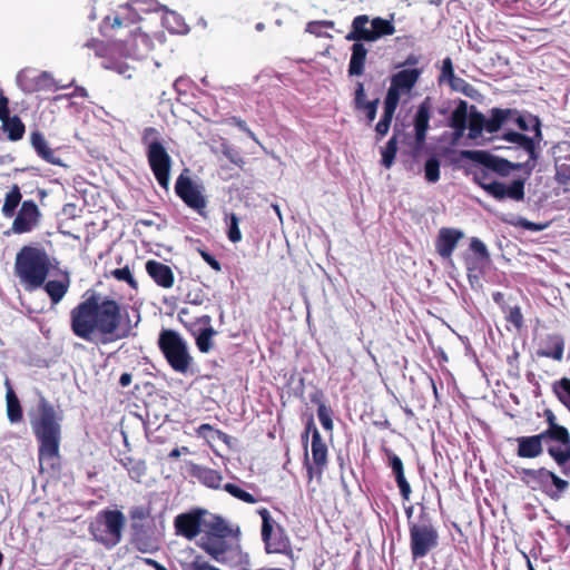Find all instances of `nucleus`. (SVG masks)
<instances>
[{"mask_svg": "<svg viewBox=\"0 0 570 570\" xmlns=\"http://www.w3.org/2000/svg\"><path fill=\"white\" fill-rule=\"evenodd\" d=\"M83 299L70 311L72 333L86 341L96 336H112L121 323L119 303L94 291H87Z\"/></svg>", "mask_w": 570, "mask_h": 570, "instance_id": "1", "label": "nucleus"}, {"mask_svg": "<svg viewBox=\"0 0 570 570\" xmlns=\"http://www.w3.org/2000/svg\"><path fill=\"white\" fill-rule=\"evenodd\" d=\"M62 416L43 396L38 403V412L31 417L30 424L38 442V459L41 470L56 471L60 466V441Z\"/></svg>", "mask_w": 570, "mask_h": 570, "instance_id": "2", "label": "nucleus"}, {"mask_svg": "<svg viewBox=\"0 0 570 570\" xmlns=\"http://www.w3.org/2000/svg\"><path fill=\"white\" fill-rule=\"evenodd\" d=\"M50 269V257L41 246L24 245L16 255L13 273L26 291L41 288Z\"/></svg>", "mask_w": 570, "mask_h": 570, "instance_id": "3", "label": "nucleus"}, {"mask_svg": "<svg viewBox=\"0 0 570 570\" xmlns=\"http://www.w3.org/2000/svg\"><path fill=\"white\" fill-rule=\"evenodd\" d=\"M421 75V68H407L391 76V83L383 101V115L375 125L376 141H381L383 137L386 136L400 104L401 96L412 91Z\"/></svg>", "mask_w": 570, "mask_h": 570, "instance_id": "4", "label": "nucleus"}, {"mask_svg": "<svg viewBox=\"0 0 570 570\" xmlns=\"http://www.w3.org/2000/svg\"><path fill=\"white\" fill-rule=\"evenodd\" d=\"M141 144L146 148V157L151 173L161 188L168 189L173 160L161 141L160 131L155 127H146L141 132Z\"/></svg>", "mask_w": 570, "mask_h": 570, "instance_id": "5", "label": "nucleus"}, {"mask_svg": "<svg viewBox=\"0 0 570 570\" xmlns=\"http://www.w3.org/2000/svg\"><path fill=\"white\" fill-rule=\"evenodd\" d=\"M125 525L126 517L121 511L106 509L97 514L89 531L97 542L111 549L121 541Z\"/></svg>", "mask_w": 570, "mask_h": 570, "instance_id": "6", "label": "nucleus"}, {"mask_svg": "<svg viewBox=\"0 0 570 570\" xmlns=\"http://www.w3.org/2000/svg\"><path fill=\"white\" fill-rule=\"evenodd\" d=\"M410 550L412 559L425 558L439 544V533L426 513H421L417 521L409 522Z\"/></svg>", "mask_w": 570, "mask_h": 570, "instance_id": "7", "label": "nucleus"}, {"mask_svg": "<svg viewBox=\"0 0 570 570\" xmlns=\"http://www.w3.org/2000/svg\"><path fill=\"white\" fill-rule=\"evenodd\" d=\"M238 534L239 531L236 529L234 543H229L226 537L203 535L198 546L219 563H247L248 556L242 551Z\"/></svg>", "mask_w": 570, "mask_h": 570, "instance_id": "8", "label": "nucleus"}, {"mask_svg": "<svg viewBox=\"0 0 570 570\" xmlns=\"http://www.w3.org/2000/svg\"><path fill=\"white\" fill-rule=\"evenodd\" d=\"M395 27L392 20L381 17L370 20L367 14L356 16L351 26V31L345 36L347 41H376L377 39L392 36Z\"/></svg>", "mask_w": 570, "mask_h": 570, "instance_id": "9", "label": "nucleus"}, {"mask_svg": "<svg viewBox=\"0 0 570 570\" xmlns=\"http://www.w3.org/2000/svg\"><path fill=\"white\" fill-rule=\"evenodd\" d=\"M517 115V109L511 108H492L490 110V117L479 111L474 106H471L469 116V134L470 139H476L481 137L483 130L489 134L498 132L502 126L512 119Z\"/></svg>", "mask_w": 570, "mask_h": 570, "instance_id": "10", "label": "nucleus"}, {"mask_svg": "<svg viewBox=\"0 0 570 570\" xmlns=\"http://www.w3.org/2000/svg\"><path fill=\"white\" fill-rule=\"evenodd\" d=\"M142 4L148 6V9L154 4V0H131L125 6H120L119 10L114 12L112 16H107L102 19L99 30L104 37H111V31L122 27L129 28L137 24L141 17L140 10H144Z\"/></svg>", "mask_w": 570, "mask_h": 570, "instance_id": "11", "label": "nucleus"}, {"mask_svg": "<svg viewBox=\"0 0 570 570\" xmlns=\"http://www.w3.org/2000/svg\"><path fill=\"white\" fill-rule=\"evenodd\" d=\"M544 441H554L559 445H550L547 449L548 454L553 459L560 468L561 473L570 476V433L562 425H552L540 433Z\"/></svg>", "mask_w": 570, "mask_h": 570, "instance_id": "12", "label": "nucleus"}, {"mask_svg": "<svg viewBox=\"0 0 570 570\" xmlns=\"http://www.w3.org/2000/svg\"><path fill=\"white\" fill-rule=\"evenodd\" d=\"M463 157L471 161L482 165L485 169L492 170L493 173L505 177L509 176L512 170H525L527 174H531L534 168L530 161L525 163H512L505 158H501L492 155L487 150H465Z\"/></svg>", "mask_w": 570, "mask_h": 570, "instance_id": "13", "label": "nucleus"}, {"mask_svg": "<svg viewBox=\"0 0 570 570\" xmlns=\"http://www.w3.org/2000/svg\"><path fill=\"white\" fill-rule=\"evenodd\" d=\"M474 180L479 184V186L482 189H484L489 195H491L497 200L510 198L515 202H521L524 199L523 179H514L509 186H505L503 183L491 180L489 174L484 168L476 170L474 173Z\"/></svg>", "mask_w": 570, "mask_h": 570, "instance_id": "14", "label": "nucleus"}, {"mask_svg": "<svg viewBox=\"0 0 570 570\" xmlns=\"http://www.w3.org/2000/svg\"><path fill=\"white\" fill-rule=\"evenodd\" d=\"M185 169L176 179L175 193L183 200V203L197 212L199 215L205 216L207 207L206 196L203 194V187L197 185Z\"/></svg>", "mask_w": 570, "mask_h": 570, "instance_id": "15", "label": "nucleus"}, {"mask_svg": "<svg viewBox=\"0 0 570 570\" xmlns=\"http://www.w3.org/2000/svg\"><path fill=\"white\" fill-rule=\"evenodd\" d=\"M151 48L149 36L141 32L138 27L129 30V38L115 42L110 50L119 52L125 58L142 59Z\"/></svg>", "mask_w": 570, "mask_h": 570, "instance_id": "16", "label": "nucleus"}, {"mask_svg": "<svg viewBox=\"0 0 570 570\" xmlns=\"http://www.w3.org/2000/svg\"><path fill=\"white\" fill-rule=\"evenodd\" d=\"M308 432H312V456L314 466L309 464L307 452L305 453V464L307 468V475L308 479H313L314 474L316 473L318 476L323 473L324 468L327 463V448L324 441L322 440L321 433L315 426V424L311 421L307 424V429L305 434L303 435V440L308 438Z\"/></svg>", "mask_w": 570, "mask_h": 570, "instance_id": "17", "label": "nucleus"}, {"mask_svg": "<svg viewBox=\"0 0 570 570\" xmlns=\"http://www.w3.org/2000/svg\"><path fill=\"white\" fill-rule=\"evenodd\" d=\"M432 117V101L430 97H425L417 106L413 118L414 126V149L421 150L425 145L428 131L430 129V120Z\"/></svg>", "mask_w": 570, "mask_h": 570, "instance_id": "18", "label": "nucleus"}, {"mask_svg": "<svg viewBox=\"0 0 570 570\" xmlns=\"http://www.w3.org/2000/svg\"><path fill=\"white\" fill-rule=\"evenodd\" d=\"M41 213L37 204L31 199L24 200L12 222L11 230L14 234L29 233L38 225Z\"/></svg>", "mask_w": 570, "mask_h": 570, "instance_id": "19", "label": "nucleus"}, {"mask_svg": "<svg viewBox=\"0 0 570 570\" xmlns=\"http://www.w3.org/2000/svg\"><path fill=\"white\" fill-rule=\"evenodd\" d=\"M205 514H207V511L203 509L178 514L174 521L177 533L188 540L196 538L200 533L202 527H204L203 517Z\"/></svg>", "mask_w": 570, "mask_h": 570, "instance_id": "20", "label": "nucleus"}, {"mask_svg": "<svg viewBox=\"0 0 570 570\" xmlns=\"http://www.w3.org/2000/svg\"><path fill=\"white\" fill-rule=\"evenodd\" d=\"M158 346L164 356H189L186 343L174 330H163L159 334Z\"/></svg>", "mask_w": 570, "mask_h": 570, "instance_id": "21", "label": "nucleus"}, {"mask_svg": "<svg viewBox=\"0 0 570 570\" xmlns=\"http://www.w3.org/2000/svg\"><path fill=\"white\" fill-rule=\"evenodd\" d=\"M258 513L262 518V539L266 546V551L268 553H277L282 552L286 548V541L282 538V535L277 533H273V524L272 517L267 509L263 508L258 510Z\"/></svg>", "mask_w": 570, "mask_h": 570, "instance_id": "22", "label": "nucleus"}, {"mask_svg": "<svg viewBox=\"0 0 570 570\" xmlns=\"http://www.w3.org/2000/svg\"><path fill=\"white\" fill-rule=\"evenodd\" d=\"M462 230L451 227H442L439 230L435 240V250L442 258H450L458 245L463 238Z\"/></svg>", "mask_w": 570, "mask_h": 570, "instance_id": "23", "label": "nucleus"}, {"mask_svg": "<svg viewBox=\"0 0 570 570\" xmlns=\"http://www.w3.org/2000/svg\"><path fill=\"white\" fill-rule=\"evenodd\" d=\"M380 99H366L365 87L362 81H357L354 90L353 107L356 111H362L365 115L367 125H372L376 118L377 107Z\"/></svg>", "mask_w": 570, "mask_h": 570, "instance_id": "24", "label": "nucleus"}, {"mask_svg": "<svg viewBox=\"0 0 570 570\" xmlns=\"http://www.w3.org/2000/svg\"><path fill=\"white\" fill-rule=\"evenodd\" d=\"M146 272L158 286L164 288L173 287L175 276L170 266L155 259H149L146 263Z\"/></svg>", "mask_w": 570, "mask_h": 570, "instance_id": "25", "label": "nucleus"}, {"mask_svg": "<svg viewBox=\"0 0 570 570\" xmlns=\"http://www.w3.org/2000/svg\"><path fill=\"white\" fill-rule=\"evenodd\" d=\"M517 454L520 458L534 459L543 453V436L539 433L530 436H519Z\"/></svg>", "mask_w": 570, "mask_h": 570, "instance_id": "26", "label": "nucleus"}, {"mask_svg": "<svg viewBox=\"0 0 570 570\" xmlns=\"http://www.w3.org/2000/svg\"><path fill=\"white\" fill-rule=\"evenodd\" d=\"M71 284L68 272H62L58 279L46 281L43 289L50 298V302L56 305L65 297Z\"/></svg>", "mask_w": 570, "mask_h": 570, "instance_id": "27", "label": "nucleus"}, {"mask_svg": "<svg viewBox=\"0 0 570 570\" xmlns=\"http://www.w3.org/2000/svg\"><path fill=\"white\" fill-rule=\"evenodd\" d=\"M468 107L469 106L465 100H460L450 116L449 126L454 130L453 136L455 140L460 139L464 135L466 128H469L470 112H468Z\"/></svg>", "mask_w": 570, "mask_h": 570, "instance_id": "28", "label": "nucleus"}, {"mask_svg": "<svg viewBox=\"0 0 570 570\" xmlns=\"http://www.w3.org/2000/svg\"><path fill=\"white\" fill-rule=\"evenodd\" d=\"M189 473L207 488H220L223 475L214 469L191 463L189 465Z\"/></svg>", "mask_w": 570, "mask_h": 570, "instance_id": "29", "label": "nucleus"}, {"mask_svg": "<svg viewBox=\"0 0 570 570\" xmlns=\"http://www.w3.org/2000/svg\"><path fill=\"white\" fill-rule=\"evenodd\" d=\"M523 480L532 484L533 488H539L542 490L548 497L549 494H552V489L550 487V474L551 471H549L546 468L540 469H523L522 470Z\"/></svg>", "mask_w": 570, "mask_h": 570, "instance_id": "30", "label": "nucleus"}, {"mask_svg": "<svg viewBox=\"0 0 570 570\" xmlns=\"http://www.w3.org/2000/svg\"><path fill=\"white\" fill-rule=\"evenodd\" d=\"M502 139L517 144L519 147L524 149L529 154V160L530 164H533L535 166L537 159H538V153L535 147V141L533 138L518 131H507L503 134Z\"/></svg>", "mask_w": 570, "mask_h": 570, "instance_id": "31", "label": "nucleus"}, {"mask_svg": "<svg viewBox=\"0 0 570 570\" xmlns=\"http://www.w3.org/2000/svg\"><path fill=\"white\" fill-rule=\"evenodd\" d=\"M351 59L348 63V76H362L365 69L367 49L361 41H354L351 47Z\"/></svg>", "mask_w": 570, "mask_h": 570, "instance_id": "32", "label": "nucleus"}, {"mask_svg": "<svg viewBox=\"0 0 570 570\" xmlns=\"http://www.w3.org/2000/svg\"><path fill=\"white\" fill-rule=\"evenodd\" d=\"M30 140L39 157L51 165H61L60 158H58L55 150L48 146L43 135L40 131L31 132Z\"/></svg>", "mask_w": 570, "mask_h": 570, "instance_id": "33", "label": "nucleus"}, {"mask_svg": "<svg viewBox=\"0 0 570 570\" xmlns=\"http://www.w3.org/2000/svg\"><path fill=\"white\" fill-rule=\"evenodd\" d=\"M2 128L8 135V139L11 141L20 140L26 131L24 124L18 116H8V118L1 119Z\"/></svg>", "mask_w": 570, "mask_h": 570, "instance_id": "34", "label": "nucleus"}, {"mask_svg": "<svg viewBox=\"0 0 570 570\" xmlns=\"http://www.w3.org/2000/svg\"><path fill=\"white\" fill-rule=\"evenodd\" d=\"M22 195L20 191V187L14 184L10 190L6 194L4 203L2 205L1 212L3 216L10 218L14 215L17 207L21 202Z\"/></svg>", "mask_w": 570, "mask_h": 570, "instance_id": "35", "label": "nucleus"}, {"mask_svg": "<svg viewBox=\"0 0 570 570\" xmlns=\"http://www.w3.org/2000/svg\"><path fill=\"white\" fill-rule=\"evenodd\" d=\"M205 535L227 537L230 529L220 517H213L209 521L204 520Z\"/></svg>", "mask_w": 570, "mask_h": 570, "instance_id": "36", "label": "nucleus"}, {"mask_svg": "<svg viewBox=\"0 0 570 570\" xmlns=\"http://www.w3.org/2000/svg\"><path fill=\"white\" fill-rule=\"evenodd\" d=\"M206 327L202 328L199 334L196 336V345L202 353H208L212 346V337L215 335V331L209 326V317H202Z\"/></svg>", "mask_w": 570, "mask_h": 570, "instance_id": "37", "label": "nucleus"}, {"mask_svg": "<svg viewBox=\"0 0 570 570\" xmlns=\"http://www.w3.org/2000/svg\"><path fill=\"white\" fill-rule=\"evenodd\" d=\"M7 414L11 423H18L22 420V409L13 390L6 393Z\"/></svg>", "mask_w": 570, "mask_h": 570, "instance_id": "38", "label": "nucleus"}, {"mask_svg": "<svg viewBox=\"0 0 570 570\" xmlns=\"http://www.w3.org/2000/svg\"><path fill=\"white\" fill-rule=\"evenodd\" d=\"M397 136L393 135L386 142L385 147L381 150L382 160L381 164L385 168H391L395 161V157L397 154Z\"/></svg>", "mask_w": 570, "mask_h": 570, "instance_id": "39", "label": "nucleus"}, {"mask_svg": "<svg viewBox=\"0 0 570 570\" xmlns=\"http://www.w3.org/2000/svg\"><path fill=\"white\" fill-rule=\"evenodd\" d=\"M124 466L127 469L129 476L139 482L141 476L146 473V464L141 460H134L131 458H125L122 461Z\"/></svg>", "mask_w": 570, "mask_h": 570, "instance_id": "40", "label": "nucleus"}, {"mask_svg": "<svg viewBox=\"0 0 570 570\" xmlns=\"http://www.w3.org/2000/svg\"><path fill=\"white\" fill-rule=\"evenodd\" d=\"M547 351L542 352V356H562L564 342L560 335H551L548 337Z\"/></svg>", "mask_w": 570, "mask_h": 570, "instance_id": "41", "label": "nucleus"}, {"mask_svg": "<svg viewBox=\"0 0 570 570\" xmlns=\"http://www.w3.org/2000/svg\"><path fill=\"white\" fill-rule=\"evenodd\" d=\"M503 313L508 323L512 324L517 332L523 328L524 321L520 306L507 307Z\"/></svg>", "mask_w": 570, "mask_h": 570, "instance_id": "42", "label": "nucleus"}, {"mask_svg": "<svg viewBox=\"0 0 570 570\" xmlns=\"http://www.w3.org/2000/svg\"><path fill=\"white\" fill-rule=\"evenodd\" d=\"M553 390L560 402L570 411V380L562 379L553 385Z\"/></svg>", "mask_w": 570, "mask_h": 570, "instance_id": "43", "label": "nucleus"}, {"mask_svg": "<svg viewBox=\"0 0 570 570\" xmlns=\"http://www.w3.org/2000/svg\"><path fill=\"white\" fill-rule=\"evenodd\" d=\"M550 487L552 489V494H549V497L553 500H558L560 499L562 493L568 490L569 482L567 480L561 479L554 472L551 471Z\"/></svg>", "mask_w": 570, "mask_h": 570, "instance_id": "44", "label": "nucleus"}, {"mask_svg": "<svg viewBox=\"0 0 570 570\" xmlns=\"http://www.w3.org/2000/svg\"><path fill=\"white\" fill-rule=\"evenodd\" d=\"M424 176L429 183H436L440 179V161L436 157H431L425 161Z\"/></svg>", "mask_w": 570, "mask_h": 570, "instance_id": "45", "label": "nucleus"}, {"mask_svg": "<svg viewBox=\"0 0 570 570\" xmlns=\"http://www.w3.org/2000/svg\"><path fill=\"white\" fill-rule=\"evenodd\" d=\"M220 148H222V154L230 161L233 163L234 165H236L237 167H239L240 169H243L244 165H245V160L243 158V156L240 155V153L235 148L233 147L232 145H229L228 142H223L220 145Z\"/></svg>", "mask_w": 570, "mask_h": 570, "instance_id": "46", "label": "nucleus"}, {"mask_svg": "<svg viewBox=\"0 0 570 570\" xmlns=\"http://www.w3.org/2000/svg\"><path fill=\"white\" fill-rule=\"evenodd\" d=\"M224 490L228 492L234 498L242 500L246 503H256L257 499L250 494L249 492H246L245 490L240 489L238 485L233 483H226L224 485Z\"/></svg>", "mask_w": 570, "mask_h": 570, "instance_id": "47", "label": "nucleus"}, {"mask_svg": "<svg viewBox=\"0 0 570 570\" xmlns=\"http://www.w3.org/2000/svg\"><path fill=\"white\" fill-rule=\"evenodd\" d=\"M470 250L482 262H488L490 259V254L485 244L476 237L471 238Z\"/></svg>", "mask_w": 570, "mask_h": 570, "instance_id": "48", "label": "nucleus"}, {"mask_svg": "<svg viewBox=\"0 0 570 570\" xmlns=\"http://www.w3.org/2000/svg\"><path fill=\"white\" fill-rule=\"evenodd\" d=\"M396 484L400 489V493L403 500L409 501L411 495V487L404 475V469L393 472Z\"/></svg>", "mask_w": 570, "mask_h": 570, "instance_id": "49", "label": "nucleus"}, {"mask_svg": "<svg viewBox=\"0 0 570 570\" xmlns=\"http://www.w3.org/2000/svg\"><path fill=\"white\" fill-rule=\"evenodd\" d=\"M111 275L119 282H126L131 288L136 289L138 286L137 281L134 278L128 266L114 269Z\"/></svg>", "mask_w": 570, "mask_h": 570, "instance_id": "50", "label": "nucleus"}, {"mask_svg": "<svg viewBox=\"0 0 570 570\" xmlns=\"http://www.w3.org/2000/svg\"><path fill=\"white\" fill-rule=\"evenodd\" d=\"M449 85L452 88V90L462 92L463 95H465L468 97H472V92L474 91L473 86L470 85L468 81H465L461 77L454 76V78H452L449 81Z\"/></svg>", "mask_w": 570, "mask_h": 570, "instance_id": "51", "label": "nucleus"}, {"mask_svg": "<svg viewBox=\"0 0 570 570\" xmlns=\"http://www.w3.org/2000/svg\"><path fill=\"white\" fill-rule=\"evenodd\" d=\"M317 416L325 430L331 431L333 429L332 411L321 402H318Z\"/></svg>", "mask_w": 570, "mask_h": 570, "instance_id": "52", "label": "nucleus"}, {"mask_svg": "<svg viewBox=\"0 0 570 570\" xmlns=\"http://www.w3.org/2000/svg\"><path fill=\"white\" fill-rule=\"evenodd\" d=\"M229 219H230V223H229L228 233H227L228 239L232 243H238L242 239V233L238 227L239 219L236 216V214H234V213L230 214Z\"/></svg>", "mask_w": 570, "mask_h": 570, "instance_id": "53", "label": "nucleus"}, {"mask_svg": "<svg viewBox=\"0 0 570 570\" xmlns=\"http://www.w3.org/2000/svg\"><path fill=\"white\" fill-rule=\"evenodd\" d=\"M556 179L563 186L566 191H570V166L562 165L557 168Z\"/></svg>", "mask_w": 570, "mask_h": 570, "instance_id": "54", "label": "nucleus"}, {"mask_svg": "<svg viewBox=\"0 0 570 570\" xmlns=\"http://www.w3.org/2000/svg\"><path fill=\"white\" fill-rule=\"evenodd\" d=\"M322 27L332 29V28H334V21H331V20L311 21L306 26V31L320 37Z\"/></svg>", "mask_w": 570, "mask_h": 570, "instance_id": "55", "label": "nucleus"}, {"mask_svg": "<svg viewBox=\"0 0 570 570\" xmlns=\"http://www.w3.org/2000/svg\"><path fill=\"white\" fill-rule=\"evenodd\" d=\"M454 68L453 62L450 57H446L442 61V69H441V79H446L450 81L452 78H454Z\"/></svg>", "mask_w": 570, "mask_h": 570, "instance_id": "56", "label": "nucleus"}, {"mask_svg": "<svg viewBox=\"0 0 570 570\" xmlns=\"http://www.w3.org/2000/svg\"><path fill=\"white\" fill-rule=\"evenodd\" d=\"M198 253L199 255L202 256V258L216 272H220L222 271V265L216 259V257L214 255H212L209 252H207L206 249H198Z\"/></svg>", "mask_w": 570, "mask_h": 570, "instance_id": "57", "label": "nucleus"}, {"mask_svg": "<svg viewBox=\"0 0 570 570\" xmlns=\"http://www.w3.org/2000/svg\"><path fill=\"white\" fill-rule=\"evenodd\" d=\"M171 367L179 373H186L189 367L190 358H166Z\"/></svg>", "mask_w": 570, "mask_h": 570, "instance_id": "58", "label": "nucleus"}, {"mask_svg": "<svg viewBox=\"0 0 570 570\" xmlns=\"http://www.w3.org/2000/svg\"><path fill=\"white\" fill-rule=\"evenodd\" d=\"M189 570H220L214 566H212L209 562L204 561L200 557H196L190 563H189Z\"/></svg>", "mask_w": 570, "mask_h": 570, "instance_id": "59", "label": "nucleus"}, {"mask_svg": "<svg viewBox=\"0 0 570 570\" xmlns=\"http://www.w3.org/2000/svg\"><path fill=\"white\" fill-rule=\"evenodd\" d=\"M385 453L387 455L389 466L392 469V472L404 469L403 462L399 455L389 449H385Z\"/></svg>", "mask_w": 570, "mask_h": 570, "instance_id": "60", "label": "nucleus"}, {"mask_svg": "<svg viewBox=\"0 0 570 570\" xmlns=\"http://www.w3.org/2000/svg\"><path fill=\"white\" fill-rule=\"evenodd\" d=\"M229 124L230 125H234L236 127H238L240 130H243L249 138L252 139H256L255 137V134L248 128L247 124L245 120L240 119V118H237V117H232L229 119Z\"/></svg>", "mask_w": 570, "mask_h": 570, "instance_id": "61", "label": "nucleus"}, {"mask_svg": "<svg viewBox=\"0 0 570 570\" xmlns=\"http://www.w3.org/2000/svg\"><path fill=\"white\" fill-rule=\"evenodd\" d=\"M86 47L94 49L98 56L106 55V47L100 40L91 39L86 43Z\"/></svg>", "mask_w": 570, "mask_h": 570, "instance_id": "62", "label": "nucleus"}, {"mask_svg": "<svg viewBox=\"0 0 570 570\" xmlns=\"http://www.w3.org/2000/svg\"><path fill=\"white\" fill-rule=\"evenodd\" d=\"M9 115V100L0 89V120L3 118H8Z\"/></svg>", "mask_w": 570, "mask_h": 570, "instance_id": "63", "label": "nucleus"}, {"mask_svg": "<svg viewBox=\"0 0 570 570\" xmlns=\"http://www.w3.org/2000/svg\"><path fill=\"white\" fill-rule=\"evenodd\" d=\"M511 120H513L517 124V126L519 127L520 130H522V131L529 130V125H528L525 118L519 112V110H517V115H514V117Z\"/></svg>", "mask_w": 570, "mask_h": 570, "instance_id": "64", "label": "nucleus"}]
</instances>
